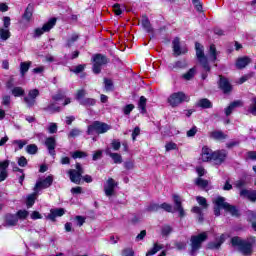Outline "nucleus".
<instances>
[{
	"mask_svg": "<svg viewBox=\"0 0 256 256\" xmlns=\"http://www.w3.org/2000/svg\"><path fill=\"white\" fill-rule=\"evenodd\" d=\"M237 107H243V102H241V100L234 101L230 103V105L227 108H225L226 117H229V115H231L233 111L237 109Z\"/></svg>",
	"mask_w": 256,
	"mask_h": 256,
	"instance_id": "20",
	"label": "nucleus"
},
{
	"mask_svg": "<svg viewBox=\"0 0 256 256\" xmlns=\"http://www.w3.org/2000/svg\"><path fill=\"white\" fill-rule=\"evenodd\" d=\"M51 185H53V177L48 176L45 179H40L36 182L34 191L36 193H39V191H41L43 189H47V188L51 187Z\"/></svg>",
	"mask_w": 256,
	"mask_h": 256,
	"instance_id": "11",
	"label": "nucleus"
},
{
	"mask_svg": "<svg viewBox=\"0 0 256 256\" xmlns=\"http://www.w3.org/2000/svg\"><path fill=\"white\" fill-rule=\"evenodd\" d=\"M133 109H135V105L128 104L122 109V111L124 115H131V111H133Z\"/></svg>",
	"mask_w": 256,
	"mask_h": 256,
	"instance_id": "50",
	"label": "nucleus"
},
{
	"mask_svg": "<svg viewBox=\"0 0 256 256\" xmlns=\"http://www.w3.org/2000/svg\"><path fill=\"white\" fill-rule=\"evenodd\" d=\"M196 185H198V187H207V185H209V182H207V180H203L201 178H197L195 181Z\"/></svg>",
	"mask_w": 256,
	"mask_h": 256,
	"instance_id": "56",
	"label": "nucleus"
},
{
	"mask_svg": "<svg viewBox=\"0 0 256 256\" xmlns=\"http://www.w3.org/2000/svg\"><path fill=\"white\" fill-rule=\"evenodd\" d=\"M160 209H163L167 213H173V206L171 204H168V203H162L160 205Z\"/></svg>",
	"mask_w": 256,
	"mask_h": 256,
	"instance_id": "51",
	"label": "nucleus"
},
{
	"mask_svg": "<svg viewBox=\"0 0 256 256\" xmlns=\"http://www.w3.org/2000/svg\"><path fill=\"white\" fill-rule=\"evenodd\" d=\"M192 3L198 13H203V4L199 0H192Z\"/></svg>",
	"mask_w": 256,
	"mask_h": 256,
	"instance_id": "52",
	"label": "nucleus"
},
{
	"mask_svg": "<svg viewBox=\"0 0 256 256\" xmlns=\"http://www.w3.org/2000/svg\"><path fill=\"white\" fill-rule=\"evenodd\" d=\"M197 105L202 109H211V107H213V104L207 98L200 99Z\"/></svg>",
	"mask_w": 256,
	"mask_h": 256,
	"instance_id": "28",
	"label": "nucleus"
},
{
	"mask_svg": "<svg viewBox=\"0 0 256 256\" xmlns=\"http://www.w3.org/2000/svg\"><path fill=\"white\" fill-rule=\"evenodd\" d=\"M170 107H179L181 103L189 102V96L183 92H175L168 97Z\"/></svg>",
	"mask_w": 256,
	"mask_h": 256,
	"instance_id": "7",
	"label": "nucleus"
},
{
	"mask_svg": "<svg viewBox=\"0 0 256 256\" xmlns=\"http://www.w3.org/2000/svg\"><path fill=\"white\" fill-rule=\"evenodd\" d=\"M210 137H212V139H216L217 141L227 139V135H225L222 131H213L210 133Z\"/></svg>",
	"mask_w": 256,
	"mask_h": 256,
	"instance_id": "30",
	"label": "nucleus"
},
{
	"mask_svg": "<svg viewBox=\"0 0 256 256\" xmlns=\"http://www.w3.org/2000/svg\"><path fill=\"white\" fill-rule=\"evenodd\" d=\"M39 151V148L35 144H29L26 146V153L29 155H35Z\"/></svg>",
	"mask_w": 256,
	"mask_h": 256,
	"instance_id": "40",
	"label": "nucleus"
},
{
	"mask_svg": "<svg viewBox=\"0 0 256 256\" xmlns=\"http://www.w3.org/2000/svg\"><path fill=\"white\" fill-rule=\"evenodd\" d=\"M57 23V19L52 18L47 23H45L42 28H36L34 30V37H41L43 33H49V30L53 29L55 27V24Z\"/></svg>",
	"mask_w": 256,
	"mask_h": 256,
	"instance_id": "10",
	"label": "nucleus"
},
{
	"mask_svg": "<svg viewBox=\"0 0 256 256\" xmlns=\"http://www.w3.org/2000/svg\"><path fill=\"white\" fill-rule=\"evenodd\" d=\"M169 67L173 70L177 69H187L188 64L186 60H179L169 65Z\"/></svg>",
	"mask_w": 256,
	"mask_h": 256,
	"instance_id": "25",
	"label": "nucleus"
},
{
	"mask_svg": "<svg viewBox=\"0 0 256 256\" xmlns=\"http://www.w3.org/2000/svg\"><path fill=\"white\" fill-rule=\"evenodd\" d=\"M245 185H247V182L245 181V179L237 180L234 183V186L237 187V189H241L242 187H245Z\"/></svg>",
	"mask_w": 256,
	"mask_h": 256,
	"instance_id": "59",
	"label": "nucleus"
},
{
	"mask_svg": "<svg viewBox=\"0 0 256 256\" xmlns=\"http://www.w3.org/2000/svg\"><path fill=\"white\" fill-rule=\"evenodd\" d=\"M77 39H79V35L77 34H72L71 37L68 39L67 41V46L71 47L73 46V43H75V41H77Z\"/></svg>",
	"mask_w": 256,
	"mask_h": 256,
	"instance_id": "55",
	"label": "nucleus"
},
{
	"mask_svg": "<svg viewBox=\"0 0 256 256\" xmlns=\"http://www.w3.org/2000/svg\"><path fill=\"white\" fill-rule=\"evenodd\" d=\"M196 201L199 205H201L202 209H207L209 207V204H207V199L202 196H197Z\"/></svg>",
	"mask_w": 256,
	"mask_h": 256,
	"instance_id": "41",
	"label": "nucleus"
},
{
	"mask_svg": "<svg viewBox=\"0 0 256 256\" xmlns=\"http://www.w3.org/2000/svg\"><path fill=\"white\" fill-rule=\"evenodd\" d=\"M84 157H87V153L83 151H75L72 153L73 159H83Z\"/></svg>",
	"mask_w": 256,
	"mask_h": 256,
	"instance_id": "46",
	"label": "nucleus"
},
{
	"mask_svg": "<svg viewBox=\"0 0 256 256\" xmlns=\"http://www.w3.org/2000/svg\"><path fill=\"white\" fill-rule=\"evenodd\" d=\"M142 27H144V29L148 32V33H151V31L153 30L151 28V22H149V19L147 17H144L142 19Z\"/></svg>",
	"mask_w": 256,
	"mask_h": 256,
	"instance_id": "42",
	"label": "nucleus"
},
{
	"mask_svg": "<svg viewBox=\"0 0 256 256\" xmlns=\"http://www.w3.org/2000/svg\"><path fill=\"white\" fill-rule=\"evenodd\" d=\"M217 55H219V52H217V48L215 47V44H211L207 53V57L209 61H211L212 63H215L217 61Z\"/></svg>",
	"mask_w": 256,
	"mask_h": 256,
	"instance_id": "22",
	"label": "nucleus"
},
{
	"mask_svg": "<svg viewBox=\"0 0 256 256\" xmlns=\"http://www.w3.org/2000/svg\"><path fill=\"white\" fill-rule=\"evenodd\" d=\"M113 11H114L115 15H121L123 13V9H121L120 4H114Z\"/></svg>",
	"mask_w": 256,
	"mask_h": 256,
	"instance_id": "62",
	"label": "nucleus"
},
{
	"mask_svg": "<svg viewBox=\"0 0 256 256\" xmlns=\"http://www.w3.org/2000/svg\"><path fill=\"white\" fill-rule=\"evenodd\" d=\"M111 147L114 151H119V149H121V142L119 140H113Z\"/></svg>",
	"mask_w": 256,
	"mask_h": 256,
	"instance_id": "58",
	"label": "nucleus"
},
{
	"mask_svg": "<svg viewBox=\"0 0 256 256\" xmlns=\"http://www.w3.org/2000/svg\"><path fill=\"white\" fill-rule=\"evenodd\" d=\"M213 203L215 205L214 215L216 217H219V215H221V209L228 211V213H230L233 217L239 216V210H237L235 206H232L229 203H227L224 197L218 196L213 200Z\"/></svg>",
	"mask_w": 256,
	"mask_h": 256,
	"instance_id": "2",
	"label": "nucleus"
},
{
	"mask_svg": "<svg viewBox=\"0 0 256 256\" xmlns=\"http://www.w3.org/2000/svg\"><path fill=\"white\" fill-rule=\"evenodd\" d=\"M97 103V100L93 98H85L83 100H80V105H83L84 107H93Z\"/></svg>",
	"mask_w": 256,
	"mask_h": 256,
	"instance_id": "31",
	"label": "nucleus"
},
{
	"mask_svg": "<svg viewBox=\"0 0 256 256\" xmlns=\"http://www.w3.org/2000/svg\"><path fill=\"white\" fill-rule=\"evenodd\" d=\"M18 222L19 219L15 214H6L4 217V223L2 225L3 227H15Z\"/></svg>",
	"mask_w": 256,
	"mask_h": 256,
	"instance_id": "14",
	"label": "nucleus"
},
{
	"mask_svg": "<svg viewBox=\"0 0 256 256\" xmlns=\"http://www.w3.org/2000/svg\"><path fill=\"white\" fill-rule=\"evenodd\" d=\"M138 109H140L141 113H147V98L145 96L140 97Z\"/></svg>",
	"mask_w": 256,
	"mask_h": 256,
	"instance_id": "29",
	"label": "nucleus"
},
{
	"mask_svg": "<svg viewBox=\"0 0 256 256\" xmlns=\"http://www.w3.org/2000/svg\"><path fill=\"white\" fill-rule=\"evenodd\" d=\"M161 233L163 237H169V235L173 233V227H171L170 225H164L162 227Z\"/></svg>",
	"mask_w": 256,
	"mask_h": 256,
	"instance_id": "36",
	"label": "nucleus"
},
{
	"mask_svg": "<svg viewBox=\"0 0 256 256\" xmlns=\"http://www.w3.org/2000/svg\"><path fill=\"white\" fill-rule=\"evenodd\" d=\"M37 193L39 192L34 191V193L28 195L26 200V205L28 208L31 207L32 205H35V199H37Z\"/></svg>",
	"mask_w": 256,
	"mask_h": 256,
	"instance_id": "32",
	"label": "nucleus"
},
{
	"mask_svg": "<svg viewBox=\"0 0 256 256\" xmlns=\"http://www.w3.org/2000/svg\"><path fill=\"white\" fill-rule=\"evenodd\" d=\"M192 213H196L198 216V220L200 223H203V209L199 206H194L192 208Z\"/></svg>",
	"mask_w": 256,
	"mask_h": 256,
	"instance_id": "35",
	"label": "nucleus"
},
{
	"mask_svg": "<svg viewBox=\"0 0 256 256\" xmlns=\"http://www.w3.org/2000/svg\"><path fill=\"white\" fill-rule=\"evenodd\" d=\"M12 95L14 97H21L22 95H25V90H23L21 87H14L12 89Z\"/></svg>",
	"mask_w": 256,
	"mask_h": 256,
	"instance_id": "44",
	"label": "nucleus"
},
{
	"mask_svg": "<svg viewBox=\"0 0 256 256\" xmlns=\"http://www.w3.org/2000/svg\"><path fill=\"white\" fill-rule=\"evenodd\" d=\"M29 67H31V62H21L20 63V73L22 77L25 76V73L29 71Z\"/></svg>",
	"mask_w": 256,
	"mask_h": 256,
	"instance_id": "33",
	"label": "nucleus"
},
{
	"mask_svg": "<svg viewBox=\"0 0 256 256\" xmlns=\"http://www.w3.org/2000/svg\"><path fill=\"white\" fill-rule=\"evenodd\" d=\"M85 95H87V91H85V89L78 90L76 93L77 101H79V103H81V101H83V97H85Z\"/></svg>",
	"mask_w": 256,
	"mask_h": 256,
	"instance_id": "47",
	"label": "nucleus"
},
{
	"mask_svg": "<svg viewBox=\"0 0 256 256\" xmlns=\"http://www.w3.org/2000/svg\"><path fill=\"white\" fill-rule=\"evenodd\" d=\"M83 173H84L83 167H81L80 163H77L76 170L71 169L68 171L70 181H72V183H75L76 185H81V177Z\"/></svg>",
	"mask_w": 256,
	"mask_h": 256,
	"instance_id": "9",
	"label": "nucleus"
},
{
	"mask_svg": "<svg viewBox=\"0 0 256 256\" xmlns=\"http://www.w3.org/2000/svg\"><path fill=\"white\" fill-rule=\"evenodd\" d=\"M48 132L53 135V133H57V124L56 123H50L48 127Z\"/></svg>",
	"mask_w": 256,
	"mask_h": 256,
	"instance_id": "63",
	"label": "nucleus"
},
{
	"mask_svg": "<svg viewBox=\"0 0 256 256\" xmlns=\"http://www.w3.org/2000/svg\"><path fill=\"white\" fill-rule=\"evenodd\" d=\"M255 241V237H250L247 240H243L240 237H233L231 239L233 247H238L243 255H251L253 253V244Z\"/></svg>",
	"mask_w": 256,
	"mask_h": 256,
	"instance_id": "3",
	"label": "nucleus"
},
{
	"mask_svg": "<svg viewBox=\"0 0 256 256\" xmlns=\"http://www.w3.org/2000/svg\"><path fill=\"white\" fill-rule=\"evenodd\" d=\"M9 37H11V32H9V29L1 28L0 29V39H2V41H7V39H9Z\"/></svg>",
	"mask_w": 256,
	"mask_h": 256,
	"instance_id": "34",
	"label": "nucleus"
},
{
	"mask_svg": "<svg viewBox=\"0 0 256 256\" xmlns=\"http://www.w3.org/2000/svg\"><path fill=\"white\" fill-rule=\"evenodd\" d=\"M45 145L52 157H55V147H57V141L53 137H48L45 141Z\"/></svg>",
	"mask_w": 256,
	"mask_h": 256,
	"instance_id": "17",
	"label": "nucleus"
},
{
	"mask_svg": "<svg viewBox=\"0 0 256 256\" xmlns=\"http://www.w3.org/2000/svg\"><path fill=\"white\" fill-rule=\"evenodd\" d=\"M93 73H95L96 75L101 73V67L102 65H107L109 63V59L106 58L105 55L102 54H96L93 57Z\"/></svg>",
	"mask_w": 256,
	"mask_h": 256,
	"instance_id": "8",
	"label": "nucleus"
},
{
	"mask_svg": "<svg viewBox=\"0 0 256 256\" xmlns=\"http://www.w3.org/2000/svg\"><path fill=\"white\" fill-rule=\"evenodd\" d=\"M249 113L256 115V97L251 99V104L248 108Z\"/></svg>",
	"mask_w": 256,
	"mask_h": 256,
	"instance_id": "45",
	"label": "nucleus"
},
{
	"mask_svg": "<svg viewBox=\"0 0 256 256\" xmlns=\"http://www.w3.org/2000/svg\"><path fill=\"white\" fill-rule=\"evenodd\" d=\"M195 49L197 59L199 63L202 65L204 71H211V66H209V60L207 59V56H205L203 45H201L199 42H196Z\"/></svg>",
	"mask_w": 256,
	"mask_h": 256,
	"instance_id": "6",
	"label": "nucleus"
},
{
	"mask_svg": "<svg viewBox=\"0 0 256 256\" xmlns=\"http://www.w3.org/2000/svg\"><path fill=\"white\" fill-rule=\"evenodd\" d=\"M106 155L111 157L114 163L121 164L123 163V157L119 153H113L111 152V148H106Z\"/></svg>",
	"mask_w": 256,
	"mask_h": 256,
	"instance_id": "23",
	"label": "nucleus"
},
{
	"mask_svg": "<svg viewBox=\"0 0 256 256\" xmlns=\"http://www.w3.org/2000/svg\"><path fill=\"white\" fill-rule=\"evenodd\" d=\"M165 149H166V151H176V149H177V144L174 143V142H168V143H166V145H165Z\"/></svg>",
	"mask_w": 256,
	"mask_h": 256,
	"instance_id": "54",
	"label": "nucleus"
},
{
	"mask_svg": "<svg viewBox=\"0 0 256 256\" xmlns=\"http://www.w3.org/2000/svg\"><path fill=\"white\" fill-rule=\"evenodd\" d=\"M191 251L190 255H197V250L201 249V244L207 241V232L191 236Z\"/></svg>",
	"mask_w": 256,
	"mask_h": 256,
	"instance_id": "5",
	"label": "nucleus"
},
{
	"mask_svg": "<svg viewBox=\"0 0 256 256\" xmlns=\"http://www.w3.org/2000/svg\"><path fill=\"white\" fill-rule=\"evenodd\" d=\"M240 197H243L244 199H248L249 201H252V203H255V201H256V191L255 190L242 189L240 191Z\"/></svg>",
	"mask_w": 256,
	"mask_h": 256,
	"instance_id": "16",
	"label": "nucleus"
},
{
	"mask_svg": "<svg viewBox=\"0 0 256 256\" xmlns=\"http://www.w3.org/2000/svg\"><path fill=\"white\" fill-rule=\"evenodd\" d=\"M161 249H163V245H158L157 243H155L154 247L146 253V256L155 255V253H159Z\"/></svg>",
	"mask_w": 256,
	"mask_h": 256,
	"instance_id": "37",
	"label": "nucleus"
},
{
	"mask_svg": "<svg viewBox=\"0 0 256 256\" xmlns=\"http://www.w3.org/2000/svg\"><path fill=\"white\" fill-rule=\"evenodd\" d=\"M8 167H9V160L0 162V173H3V171H7Z\"/></svg>",
	"mask_w": 256,
	"mask_h": 256,
	"instance_id": "60",
	"label": "nucleus"
},
{
	"mask_svg": "<svg viewBox=\"0 0 256 256\" xmlns=\"http://www.w3.org/2000/svg\"><path fill=\"white\" fill-rule=\"evenodd\" d=\"M187 137H195L197 135V126H193L190 130L186 133Z\"/></svg>",
	"mask_w": 256,
	"mask_h": 256,
	"instance_id": "61",
	"label": "nucleus"
},
{
	"mask_svg": "<svg viewBox=\"0 0 256 256\" xmlns=\"http://www.w3.org/2000/svg\"><path fill=\"white\" fill-rule=\"evenodd\" d=\"M227 157V152L225 150L215 151L211 150L208 146L202 148L201 159L204 163L209 161H215L216 165H221Z\"/></svg>",
	"mask_w": 256,
	"mask_h": 256,
	"instance_id": "1",
	"label": "nucleus"
},
{
	"mask_svg": "<svg viewBox=\"0 0 256 256\" xmlns=\"http://www.w3.org/2000/svg\"><path fill=\"white\" fill-rule=\"evenodd\" d=\"M252 77H255V72H250V73L245 74L244 76H242V77L238 80V84H239V85H243V83H245V81H249V79H252Z\"/></svg>",
	"mask_w": 256,
	"mask_h": 256,
	"instance_id": "39",
	"label": "nucleus"
},
{
	"mask_svg": "<svg viewBox=\"0 0 256 256\" xmlns=\"http://www.w3.org/2000/svg\"><path fill=\"white\" fill-rule=\"evenodd\" d=\"M249 63H251V58L248 56L240 57L236 61V67L237 69H245Z\"/></svg>",
	"mask_w": 256,
	"mask_h": 256,
	"instance_id": "24",
	"label": "nucleus"
},
{
	"mask_svg": "<svg viewBox=\"0 0 256 256\" xmlns=\"http://www.w3.org/2000/svg\"><path fill=\"white\" fill-rule=\"evenodd\" d=\"M104 85H105L106 91H113V81H111L110 79L105 78L104 79Z\"/></svg>",
	"mask_w": 256,
	"mask_h": 256,
	"instance_id": "53",
	"label": "nucleus"
},
{
	"mask_svg": "<svg viewBox=\"0 0 256 256\" xmlns=\"http://www.w3.org/2000/svg\"><path fill=\"white\" fill-rule=\"evenodd\" d=\"M31 17H33V9L31 5H29L24 12L23 18L26 19V21H31Z\"/></svg>",
	"mask_w": 256,
	"mask_h": 256,
	"instance_id": "43",
	"label": "nucleus"
},
{
	"mask_svg": "<svg viewBox=\"0 0 256 256\" xmlns=\"http://www.w3.org/2000/svg\"><path fill=\"white\" fill-rule=\"evenodd\" d=\"M195 75H197V67L190 68L182 75V79H184V81H191Z\"/></svg>",
	"mask_w": 256,
	"mask_h": 256,
	"instance_id": "27",
	"label": "nucleus"
},
{
	"mask_svg": "<svg viewBox=\"0 0 256 256\" xmlns=\"http://www.w3.org/2000/svg\"><path fill=\"white\" fill-rule=\"evenodd\" d=\"M45 111H47L48 113H59V111H61V108L56 104L52 103L45 108Z\"/></svg>",
	"mask_w": 256,
	"mask_h": 256,
	"instance_id": "38",
	"label": "nucleus"
},
{
	"mask_svg": "<svg viewBox=\"0 0 256 256\" xmlns=\"http://www.w3.org/2000/svg\"><path fill=\"white\" fill-rule=\"evenodd\" d=\"M219 87L223 91V93H231L233 89V87L229 83V80H227V78H223L222 76H220Z\"/></svg>",
	"mask_w": 256,
	"mask_h": 256,
	"instance_id": "18",
	"label": "nucleus"
},
{
	"mask_svg": "<svg viewBox=\"0 0 256 256\" xmlns=\"http://www.w3.org/2000/svg\"><path fill=\"white\" fill-rule=\"evenodd\" d=\"M27 143V140H14L13 145H18V149H23Z\"/></svg>",
	"mask_w": 256,
	"mask_h": 256,
	"instance_id": "57",
	"label": "nucleus"
},
{
	"mask_svg": "<svg viewBox=\"0 0 256 256\" xmlns=\"http://www.w3.org/2000/svg\"><path fill=\"white\" fill-rule=\"evenodd\" d=\"M172 45H173V52L179 56V55H182V54H185L187 52V49L186 48H183L181 49V45H180V41H179V38H175L172 42Z\"/></svg>",
	"mask_w": 256,
	"mask_h": 256,
	"instance_id": "21",
	"label": "nucleus"
},
{
	"mask_svg": "<svg viewBox=\"0 0 256 256\" xmlns=\"http://www.w3.org/2000/svg\"><path fill=\"white\" fill-rule=\"evenodd\" d=\"M17 219H26L29 217V212L27 210H19L16 214Z\"/></svg>",
	"mask_w": 256,
	"mask_h": 256,
	"instance_id": "48",
	"label": "nucleus"
},
{
	"mask_svg": "<svg viewBox=\"0 0 256 256\" xmlns=\"http://www.w3.org/2000/svg\"><path fill=\"white\" fill-rule=\"evenodd\" d=\"M39 97V90L33 89L28 92V95L24 97V103H26L27 107L35 106L36 99Z\"/></svg>",
	"mask_w": 256,
	"mask_h": 256,
	"instance_id": "12",
	"label": "nucleus"
},
{
	"mask_svg": "<svg viewBox=\"0 0 256 256\" xmlns=\"http://www.w3.org/2000/svg\"><path fill=\"white\" fill-rule=\"evenodd\" d=\"M225 241V235H221L219 239H216L215 242H210L208 244V249H219L221 245H223V242Z\"/></svg>",
	"mask_w": 256,
	"mask_h": 256,
	"instance_id": "26",
	"label": "nucleus"
},
{
	"mask_svg": "<svg viewBox=\"0 0 256 256\" xmlns=\"http://www.w3.org/2000/svg\"><path fill=\"white\" fill-rule=\"evenodd\" d=\"M173 200H174L175 211H178L179 216L183 217L185 215V210L183 209V206L181 205V198L178 195H173Z\"/></svg>",
	"mask_w": 256,
	"mask_h": 256,
	"instance_id": "19",
	"label": "nucleus"
},
{
	"mask_svg": "<svg viewBox=\"0 0 256 256\" xmlns=\"http://www.w3.org/2000/svg\"><path fill=\"white\" fill-rule=\"evenodd\" d=\"M115 187H117V182L113 178H109L104 184V193L106 197H112L115 195Z\"/></svg>",
	"mask_w": 256,
	"mask_h": 256,
	"instance_id": "13",
	"label": "nucleus"
},
{
	"mask_svg": "<svg viewBox=\"0 0 256 256\" xmlns=\"http://www.w3.org/2000/svg\"><path fill=\"white\" fill-rule=\"evenodd\" d=\"M65 215V209L63 208H56V209H51L50 213L47 216V219L50 221H55L57 217H63Z\"/></svg>",
	"mask_w": 256,
	"mask_h": 256,
	"instance_id": "15",
	"label": "nucleus"
},
{
	"mask_svg": "<svg viewBox=\"0 0 256 256\" xmlns=\"http://www.w3.org/2000/svg\"><path fill=\"white\" fill-rule=\"evenodd\" d=\"M18 165H19V167H26L27 158H25V156L18 158Z\"/></svg>",
	"mask_w": 256,
	"mask_h": 256,
	"instance_id": "64",
	"label": "nucleus"
},
{
	"mask_svg": "<svg viewBox=\"0 0 256 256\" xmlns=\"http://www.w3.org/2000/svg\"><path fill=\"white\" fill-rule=\"evenodd\" d=\"M161 209V205L152 203L149 206H147L146 211L149 212H155Z\"/></svg>",
	"mask_w": 256,
	"mask_h": 256,
	"instance_id": "49",
	"label": "nucleus"
},
{
	"mask_svg": "<svg viewBox=\"0 0 256 256\" xmlns=\"http://www.w3.org/2000/svg\"><path fill=\"white\" fill-rule=\"evenodd\" d=\"M107 131H111V125L100 121H94L88 126L87 134L95 135V133H97L98 135H103V133H107Z\"/></svg>",
	"mask_w": 256,
	"mask_h": 256,
	"instance_id": "4",
	"label": "nucleus"
}]
</instances>
